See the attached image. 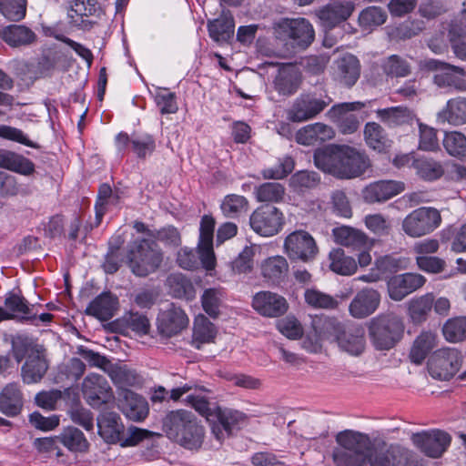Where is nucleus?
I'll list each match as a JSON object with an SVG mask.
<instances>
[{
  "instance_id": "nucleus-1",
  "label": "nucleus",
  "mask_w": 466,
  "mask_h": 466,
  "mask_svg": "<svg viewBox=\"0 0 466 466\" xmlns=\"http://www.w3.org/2000/svg\"><path fill=\"white\" fill-rule=\"evenodd\" d=\"M314 163L319 169L341 179L360 177L370 167V159L363 152L346 145H329L316 150Z\"/></svg>"
},
{
  "instance_id": "nucleus-2",
  "label": "nucleus",
  "mask_w": 466,
  "mask_h": 466,
  "mask_svg": "<svg viewBox=\"0 0 466 466\" xmlns=\"http://www.w3.org/2000/svg\"><path fill=\"white\" fill-rule=\"evenodd\" d=\"M332 451V461L336 466H366L373 449L370 438L360 431L345 430L339 431Z\"/></svg>"
},
{
  "instance_id": "nucleus-3",
  "label": "nucleus",
  "mask_w": 466,
  "mask_h": 466,
  "mask_svg": "<svg viewBox=\"0 0 466 466\" xmlns=\"http://www.w3.org/2000/svg\"><path fill=\"white\" fill-rule=\"evenodd\" d=\"M167 436L187 450H198L204 441L205 430L187 410L171 411L164 420Z\"/></svg>"
},
{
  "instance_id": "nucleus-4",
  "label": "nucleus",
  "mask_w": 466,
  "mask_h": 466,
  "mask_svg": "<svg viewBox=\"0 0 466 466\" xmlns=\"http://www.w3.org/2000/svg\"><path fill=\"white\" fill-rule=\"evenodd\" d=\"M14 357L17 362L25 358L21 367V378L25 384L39 382L48 370L44 351L25 335H17L12 341Z\"/></svg>"
},
{
  "instance_id": "nucleus-5",
  "label": "nucleus",
  "mask_w": 466,
  "mask_h": 466,
  "mask_svg": "<svg viewBox=\"0 0 466 466\" xmlns=\"http://www.w3.org/2000/svg\"><path fill=\"white\" fill-rule=\"evenodd\" d=\"M273 32L275 37L291 52L306 49L315 36L312 25L303 17L280 18L274 22Z\"/></svg>"
},
{
  "instance_id": "nucleus-6",
  "label": "nucleus",
  "mask_w": 466,
  "mask_h": 466,
  "mask_svg": "<svg viewBox=\"0 0 466 466\" xmlns=\"http://www.w3.org/2000/svg\"><path fill=\"white\" fill-rule=\"evenodd\" d=\"M403 330L401 319L392 313L378 315L370 320L369 325L370 340L379 350L393 348L400 339Z\"/></svg>"
},
{
  "instance_id": "nucleus-7",
  "label": "nucleus",
  "mask_w": 466,
  "mask_h": 466,
  "mask_svg": "<svg viewBox=\"0 0 466 466\" xmlns=\"http://www.w3.org/2000/svg\"><path fill=\"white\" fill-rule=\"evenodd\" d=\"M128 258L131 271L138 277H146L159 268L163 254L156 241L141 238L134 241Z\"/></svg>"
},
{
  "instance_id": "nucleus-8",
  "label": "nucleus",
  "mask_w": 466,
  "mask_h": 466,
  "mask_svg": "<svg viewBox=\"0 0 466 466\" xmlns=\"http://www.w3.org/2000/svg\"><path fill=\"white\" fill-rule=\"evenodd\" d=\"M441 223V217L438 209L422 207L407 215L402 221L401 228L409 237L420 238L431 233Z\"/></svg>"
},
{
  "instance_id": "nucleus-9",
  "label": "nucleus",
  "mask_w": 466,
  "mask_h": 466,
  "mask_svg": "<svg viewBox=\"0 0 466 466\" xmlns=\"http://www.w3.org/2000/svg\"><path fill=\"white\" fill-rule=\"evenodd\" d=\"M331 98L328 96H317L312 93L299 95L288 110V118L292 122H305L316 117L329 104Z\"/></svg>"
},
{
  "instance_id": "nucleus-10",
  "label": "nucleus",
  "mask_w": 466,
  "mask_h": 466,
  "mask_svg": "<svg viewBox=\"0 0 466 466\" xmlns=\"http://www.w3.org/2000/svg\"><path fill=\"white\" fill-rule=\"evenodd\" d=\"M354 9V3L350 0H333L325 7L319 9L316 15L326 30L324 45L331 47L334 43L331 39V30L347 20Z\"/></svg>"
},
{
  "instance_id": "nucleus-11",
  "label": "nucleus",
  "mask_w": 466,
  "mask_h": 466,
  "mask_svg": "<svg viewBox=\"0 0 466 466\" xmlns=\"http://www.w3.org/2000/svg\"><path fill=\"white\" fill-rule=\"evenodd\" d=\"M251 228L260 236L272 237L282 230L284 214L276 207L264 205L256 208L250 218Z\"/></svg>"
},
{
  "instance_id": "nucleus-12",
  "label": "nucleus",
  "mask_w": 466,
  "mask_h": 466,
  "mask_svg": "<svg viewBox=\"0 0 466 466\" xmlns=\"http://www.w3.org/2000/svg\"><path fill=\"white\" fill-rule=\"evenodd\" d=\"M461 366V355L456 349H441L433 353L428 361V370L433 379L448 380Z\"/></svg>"
},
{
  "instance_id": "nucleus-13",
  "label": "nucleus",
  "mask_w": 466,
  "mask_h": 466,
  "mask_svg": "<svg viewBox=\"0 0 466 466\" xmlns=\"http://www.w3.org/2000/svg\"><path fill=\"white\" fill-rule=\"evenodd\" d=\"M427 67L432 72V82L439 88L466 91V73L463 68L437 60H430Z\"/></svg>"
},
{
  "instance_id": "nucleus-14",
  "label": "nucleus",
  "mask_w": 466,
  "mask_h": 466,
  "mask_svg": "<svg viewBox=\"0 0 466 466\" xmlns=\"http://www.w3.org/2000/svg\"><path fill=\"white\" fill-rule=\"evenodd\" d=\"M246 420V414L239 410L216 407L209 421L211 433L220 445L231 435L232 431L245 423Z\"/></svg>"
},
{
  "instance_id": "nucleus-15",
  "label": "nucleus",
  "mask_w": 466,
  "mask_h": 466,
  "mask_svg": "<svg viewBox=\"0 0 466 466\" xmlns=\"http://www.w3.org/2000/svg\"><path fill=\"white\" fill-rule=\"evenodd\" d=\"M284 251L291 260L309 262L317 256L319 249L309 232L296 230L286 237Z\"/></svg>"
},
{
  "instance_id": "nucleus-16",
  "label": "nucleus",
  "mask_w": 466,
  "mask_h": 466,
  "mask_svg": "<svg viewBox=\"0 0 466 466\" xmlns=\"http://www.w3.org/2000/svg\"><path fill=\"white\" fill-rule=\"evenodd\" d=\"M368 462L370 466H423L415 453L398 444H391L373 455L370 452Z\"/></svg>"
},
{
  "instance_id": "nucleus-17",
  "label": "nucleus",
  "mask_w": 466,
  "mask_h": 466,
  "mask_svg": "<svg viewBox=\"0 0 466 466\" xmlns=\"http://www.w3.org/2000/svg\"><path fill=\"white\" fill-rule=\"evenodd\" d=\"M189 323L185 310L175 303H169L159 309L157 329L163 337L171 338L182 332Z\"/></svg>"
},
{
  "instance_id": "nucleus-18",
  "label": "nucleus",
  "mask_w": 466,
  "mask_h": 466,
  "mask_svg": "<svg viewBox=\"0 0 466 466\" xmlns=\"http://www.w3.org/2000/svg\"><path fill=\"white\" fill-rule=\"evenodd\" d=\"M411 441L426 456L440 458L450 446L451 437L441 430L422 431L413 433Z\"/></svg>"
},
{
  "instance_id": "nucleus-19",
  "label": "nucleus",
  "mask_w": 466,
  "mask_h": 466,
  "mask_svg": "<svg viewBox=\"0 0 466 466\" xmlns=\"http://www.w3.org/2000/svg\"><path fill=\"white\" fill-rule=\"evenodd\" d=\"M365 104L360 101L334 105L327 113L343 134H353L360 127V118L353 112L362 109Z\"/></svg>"
},
{
  "instance_id": "nucleus-20",
  "label": "nucleus",
  "mask_w": 466,
  "mask_h": 466,
  "mask_svg": "<svg viewBox=\"0 0 466 466\" xmlns=\"http://www.w3.org/2000/svg\"><path fill=\"white\" fill-rule=\"evenodd\" d=\"M82 392L87 403L95 408L109 402L113 398V392L106 379L96 373H90L84 379Z\"/></svg>"
},
{
  "instance_id": "nucleus-21",
  "label": "nucleus",
  "mask_w": 466,
  "mask_h": 466,
  "mask_svg": "<svg viewBox=\"0 0 466 466\" xmlns=\"http://www.w3.org/2000/svg\"><path fill=\"white\" fill-rule=\"evenodd\" d=\"M254 309L261 316L278 318L284 315L289 309L287 299L278 293L259 291L252 300Z\"/></svg>"
},
{
  "instance_id": "nucleus-22",
  "label": "nucleus",
  "mask_w": 466,
  "mask_h": 466,
  "mask_svg": "<svg viewBox=\"0 0 466 466\" xmlns=\"http://www.w3.org/2000/svg\"><path fill=\"white\" fill-rule=\"evenodd\" d=\"M426 282L424 276L417 273H404L391 277L388 283L390 298L400 301L409 294L421 288Z\"/></svg>"
},
{
  "instance_id": "nucleus-23",
  "label": "nucleus",
  "mask_w": 466,
  "mask_h": 466,
  "mask_svg": "<svg viewBox=\"0 0 466 466\" xmlns=\"http://www.w3.org/2000/svg\"><path fill=\"white\" fill-rule=\"evenodd\" d=\"M302 76L299 68L291 64L279 66L272 80L273 89L282 96H290L299 88Z\"/></svg>"
},
{
  "instance_id": "nucleus-24",
  "label": "nucleus",
  "mask_w": 466,
  "mask_h": 466,
  "mask_svg": "<svg viewBox=\"0 0 466 466\" xmlns=\"http://www.w3.org/2000/svg\"><path fill=\"white\" fill-rule=\"evenodd\" d=\"M404 184L396 180H379L370 183L362 190V198L366 203H382L401 193Z\"/></svg>"
},
{
  "instance_id": "nucleus-25",
  "label": "nucleus",
  "mask_w": 466,
  "mask_h": 466,
  "mask_svg": "<svg viewBox=\"0 0 466 466\" xmlns=\"http://www.w3.org/2000/svg\"><path fill=\"white\" fill-rule=\"evenodd\" d=\"M380 299L378 290L365 288L360 290L350 303V314L355 319H365L378 309Z\"/></svg>"
},
{
  "instance_id": "nucleus-26",
  "label": "nucleus",
  "mask_w": 466,
  "mask_h": 466,
  "mask_svg": "<svg viewBox=\"0 0 466 466\" xmlns=\"http://www.w3.org/2000/svg\"><path fill=\"white\" fill-rule=\"evenodd\" d=\"M332 69L334 79L348 87L355 85L360 74V61L350 54L338 58L334 62Z\"/></svg>"
},
{
  "instance_id": "nucleus-27",
  "label": "nucleus",
  "mask_w": 466,
  "mask_h": 466,
  "mask_svg": "<svg viewBox=\"0 0 466 466\" xmlns=\"http://www.w3.org/2000/svg\"><path fill=\"white\" fill-rule=\"evenodd\" d=\"M118 298L110 291L102 292L86 307V313L96 319L106 321L112 319L118 309Z\"/></svg>"
},
{
  "instance_id": "nucleus-28",
  "label": "nucleus",
  "mask_w": 466,
  "mask_h": 466,
  "mask_svg": "<svg viewBox=\"0 0 466 466\" xmlns=\"http://www.w3.org/2000/svg\"><path fill=\"white\" fill-rule=\"evenodd\" d=\"M336 339L340 350L350 356L361 355L366 348L365 331L361 327L342 330Z\"/></svg>"
},
{
  "instance_id": "nucleus-29",
  "label": "nucleus",
  "mask_w": 466,
  "mask_h": 466,
  "mask_svg": "<svg viewBox=\"0 0 466 466\" xmlns=\"http://www.w3.org/2000/svg\"><path fill=\"white\" fill-rule=\"evenodd\" d=\"M119 407L122 412L132 420H142L148 414V406L146 400L129 390L122 391Z\"/></svg>"
},
{
  "instance_id": "nucleus-30",
  "label": "nucleus",
  "mask_w": 466,
  "mask_h": 466,
  "mask_svg": "<svg viewBox=\"0 0 466 466\" xmlns=\"http://www.w3.org/2000/svg\"><path fill=\"white\" fill-rule=\"evenodd\" d=\"M376 115L378 119L390 128L412 125L418 121L414 112L403 106L378 109Z\"/></svg>"
},
{
  "instance_id": "nucleus-31",
  "label": "nucleus",
  "mask_w": 466,
  "mask_h": 466,
  "mask_svg": "<svg viewBox=\"0 0 466 466\" xmlns=\"http://www.w3.org/2000/svg\"><path fill=\"white\" fill-rule=\"evenodd\" d=\"M448 35L455 56L466 61V0L462 3L458 21L451 25Z\"/></svg>"
},
{
  "instance_id": "nucleus-32",
  "label": "nucleus",
  "mask_w": 466,
  "mask_h": 466,
  "mask_svg": "<svg viewBox=\"0 0 466 466\" xmlns=\"http://www.w3.org/2000/svg\"><path fill=\"white\" fill-rule=\"evenodd\" d=\"M23 393L16 382L6 384L0 392V411L8 417L18 415L23 408Z\"/></svg>"
},
{
  "instance_id": "nucleus-33",
  "label": "nucleus",
  "mask_w": 466,
  "mask_h": 466,
  "mask_svg": "<svg viewBox=\"0 0 466 466\" xmlns=\"http://www.w3.org/2000/svg\"><path fill=\"white\" fill-rule=\"evenodd\" d=\"M333 128L323 123H314L300 128L296 134V141L304 146L325 142L334 137Z\"/></svg>"
},
{
  "instance_id": "nucleus-34",
  "label": "nucleus",
  "mask_w": 466,
  "mask_h": 466,
  "mask_svg": "<svg viewBox=\"0 0 466 466\" xmlns=\"http://www.w3.org/2000/svg\"><path fill=\"white\" fill-rule=\"evenodd\" d=\"M235 22L229 11H223L221 15L208 22L209 36L218 43L228 42L234 35Z\"/></svg>"
},
{
  "instance_id": "nucleus-35",
  "label": "nucleus",
  "mask_w": 466,
  "mask_h": 466,
  "mask_svg": "<svg viewBox=\"0 0 466 466\" xmlns=\"http://www.w3.org/2000/svg\"><path fill=\"white\" fill-rule=\"evenodd\" d=\"M96 5V0H69L66 8L70 23L86 28L88 24L85 17L94 15L97 9Z\"/></svg>"
},
{
  "instance_id": "nucleus-36",
  "label": "nucleus",
  "mask_w": 466,
  "mask_h": 466,
  "mask_svg": "<svg viewBox=\"0 0 466 466\" xmlns=\"http://www.w3.org/2000/svg\"><path fill=\"white\" fill-rule=\"evenodd\" d=\"M1 38L10 46H28L36 39V35L24 25H10L0 30Z\"/></svg>"
},
{
  "instance_id": "nucleus-37",
  "label": "nucleus",
  "mask_w": 466,
  "mask_h": 466,
  "mask_svg": "<svg viewBox=\"0 0 466 466\" xmlns=\"http://www.w3.org/2000/svg\"><path fill=\"white\" fill-rule=\"evenodd\" d=\"M99 434L108 443L121 441L124 426L120 417L115 412H107L97 419Z\"/></svg>"
},
{
  "instance_id": "nucleus-38",
  "label": "nucleus",
  "mask_w": 466,
  "mask_h": 466,
  "mask_svg": "<svg viewBox=\"0 0 466 466\" xmlns=\"http://www.w3.org/2000/svg\"><path fill=\"white\" fill-rule=\"evenodd\" d=\"M335 241L353 250H359L367 246V236L359 229L342 226L332 230Z\"/></svg>"
},
{
  "instance_id": "nucleus-39",
  "label": "nucleus",
  "mask_w": 466,
  "mask_h": 466,
  "mask_svg": "<svg viewBox=\"0 0 466 466\" xmlns=\"http://www.w3.org/2000/svg\"><path fill=\"white\" fill-rule=\"evenodd\" d=\"M438 118L442 122L452 125L466 123V97L457 96L448 100L445 108L439 114Z\"/></svg>"
},
{
  "instance_id": "nucleus-40",
  "label": "nucleus",
  "mask_w": 466,
  "mask_h": 466,
  "mask_svg": "<svg viewBox=\"0 0 466 466\" xmlns=\"http://www.w3.org/2000/svg\"><path fill=\"white\" fill-rule=\"evenodd\" d=\"M436 347V335L430 331L421 332L414 340L410 351L412 363L421 364L429 353Z\"/></svg>"
},
{
  "instance_id": "nucleus-41",
  "label": "nucleus",
  "mask_w": 466,
  "mask_h": 466,
  "mask_svg": "<svg viewBox=\"0 0 466 466\" xmlns=\"http://www.w3.org/2000/svg\"><path fill=\"white\" fill-rule=\"evenodd\" d=\"M5 306L6 311L11 313L14 318H19L21 320H35L36 313L34 312V305H29L27 300L17 294L9 293L5 297Z\"/></svg>"
},
{
  "instance_id": "nucleus-42",
  "label": "nucleus",
  "mask_w": 466,
  "mask_h": 466,
  "mask_svg": "<svg viewBox=\"0 0 466 466\" xmlns=\"http://www.w3.org/2000/svg\"><path fill=\"white\" fill-rule=\"evenodd\" d=\"M0 167L23 175L34 172V164L29 159L5 149H0Z\"/></svg>"
},
{
  "instance_id": "nucleus-43",
  "label": "nucleus",
  "mask_w": 466,
  "mask_h": 466,
  "mask_svg": "<svg viewBox=\"0 0 466 466\" xmlns=\"http://www.w3.org/2000/svg\"><path fill=\"white\" fill-rule=\"evenodd\" d=\"M329 268L336 274L341 276H350L357 271V263L355 259L347 256L343 249L335 248L329 254Z\"/></svg>"
},
{
  "instance_id": "nucleus-44",
  "label": "nucleus",
  "mask_w": 466,
  "mask_h": 466,
  "mask_svg": "<svg viewBox=\"0 0 466 466\" xmlns=\"http://www.w3.org/2000/svg\"><path fill=\"white\" fill-rule=\"evenodd\" d=\"M366 144L378 152H383L390 147V140L384 128L376 122H368L364 127Z\"/></svg>"
},
{
  "instance_id": "nucleus-45",
  "label": "nucleus",
  "mask_w": 466,
  "mask_h": 466,
  "mask_svg": "<svg viewBox=\"0 0 466 466\" xmlns=\"http://www.w3.org/2000/svg\"><path fill=\"white\" fill-rule=\"evenodd\" d=\"M434 296L427 293L410 299L408 306V313L413 322L420 323L427 319L433 307Z\"/></svg>"
},
{
  "instance_id": "nucleus-46",
  "label": "nucleus",
  "mask_w": 466,
  "mask_h": 466,
  "mask_svg": "<svg viewBox=\"0 0 466 466\" xmlns=\"http://www.w3.org/2000/svg\"><path fill=\"white\" fill-rule=\"evenodd\" d=\"M216 334L214 324L204 316L198 317L194 323L192 345L200 350L203 344L213 342Z\"/></svg>"
},
{
  "instance_id": "nucleus-47",
  "label": "nucleus",
  "mask_w": 466,
  "mask_h": 466,
  "mask_svg": "<svg viewBox=\"0 0 466 466\" xmlns=\"http://www.w3.org/2000/svg\"><path fill=\"white\" fill-rule=\"evenodd\" d=\"M289 265L285 258L275 256L267 258L261 265V272L265 279L273 283L279 282L285 278Z\"/></svg>"
},
{
  "instance_id": "nucleus-48",
  "label": "nucleus",
  "mask_w": 466,
  "mask_h": 466,
  "mask_svg": "<svg viewBox=\"0 0 466 466\" xmlns=\"http://www.w3.org/2000/svg\"><path fill=\"white\" fill-rule=\"evenodd\" d=\"M207 392L205 388L196 389L186 397V402L209 422L217 406L212 407Z\"/></svg>"
},
{
  "instance_id": "nucleus-49",
  "label": "nucleus",
  "mask_w": 466,
  "mask_h": 466,
  "mask_svg": "<svg viewBox=\"0 0 466 466\" xmlns=\"http://www.w3.org/2000/svg\"><path fill=\"white\" fill-rule=\"evenodd\" d=\"M413 166L417 175L427 181L437 180L445 172L443 165L432 158H418L414 160Z\"/></svg>"
},
{
  "instance_id": "nucleus-50",
  "label": "nucleus",
  "mask_w": 466,
  "mask_h": 466,
  "mask_svg": "<svg viewBox=\"0 0 466 466\" xmlns=\"http://www.w3.org/2000/svg\"><path fill=\"white\" fill-rule=\"evenodd\" d=\"M61 444L73 452H85L88 449V441L84 433L74 427H68L60 435Z\"/></svg>"
},
{
  "instance_id": "nucleus-51",
  "label": "nucleus",
  "mask_w": 466,
  "mask_h": 466,
  "mask_svg": "<svg viewBox=\"0 0 466 466\" xmlns=\"http://www.w3.org/2000/svg\"><path fill=\"white\" fill-rule=\"evenodd\" d=\"M224 216L230 218H236L248 209V199L240 195H227L220 205Z\"/></svg>"
},
{
  "instance_id": "nucleus-52",
  "label": "nucleus",
  "mask_w": 466,
  "mask_h": 466,
  "mask_svg": "<svg viewBox=\"0 0 466 466\" xmlns=\"http://www.w3.org/2000/svg\"><path fill=\"white\" fill-rule=\"evenodd\" d=\"M285 193V187L278 182L263 183L255 190L256 198L259 202H280Z\"/></svg>"
},
{
  "instance_id": "nucleus-53",
  "label": "nucleus",
  "mask_w": 466,
  "mask_h": 466,
  "mask_svg": "<svg viewBox=\"0 0 466 466\" xmlns=\"http://www.w3.org/2000/svg\"><path fill=\"white\" fill-rule=\"evenodd\" d=\"M387 16V13L382 7L369 6L360 12L359 24L363 29L370 30L384 24Z\"/></svg>"
},
{
  "instance_id": "nucleus-54",
  "label": "nucleus",
  "mask_w": 466,
  "mask_h": 466,
  "mask_svg": "<svg viewBox=\"0 0 466 466\" xmlns=\"http://www.w3.org/2000/svg\"><path fill=\"white\" fill-rule=\"evenodd\" d=\"M224 299L221 289L211 288L204 291L201 296V303L204 311L211 318H217Z\"/></svg>"
},
{
  "instance_id": "nucleus-55",
  "label": "nucleus",
  "mask_w": 466,
  "mask_h": 466,
  "mask_svg": "<svg viewBox=\"0 0 466 466\" xmlns=\"http://www.w3.org/2000/svg\"><path fill=\"white\" fill-rule=\"evenodd\" d=\"M306 303L314 309H335L338 301L330 295L317 289H307L304 292Z\"/></svg>"
},
{
  "instance_id": "nucleus-56",
  "label": "nucleus",
  "mask_w": 466,
  "mask_h": 466,
  "mask_svg": "<svg viewBox=\"0 0 466 466\" xmlns=\"http://www.w3.org/2000/svg\"><path fill=\"white\" fill-rule=\"evenodd\" d=\"M443 147L453 157H466V137L457 131L448 132L443 138Z\"/></svg>"
},
{
  "instance_id": "nucleus-57",
  "label": "nucleus",
  "mask_w": 466,
  "mask_h": 466,
  "mask_svg": "<svg viewBox=\"0 0 466 466\" xmlns=\"http://www.w3.org/2000/svg\"><path fill=\"white\" fill-rule=\"evenodd\" d=\"M443 335L451 342L461 341L466 338V317L450 319L443 326Z\"/></svg>"
},
{
  "instance_id": "nucleus-58",
  "label": "nucleus",
  "mask_w": 466,
  "mask_h": 466,
  "mask_svg": "<svg viewBox=\"0 0 466 466\" xmlns=\"http://www.w3.org/2000/svg\"><path fill=\"white\" fill-rule=\"evenodd\" d=\"M0 13L8 20L20 21L25 16L26 0H0Z\"/></svg>"
},
{
  "instance_id": "nucleus-59",
  "label": "nucleus",
  "mask_w": 466,
  "mask_h": 466,
  "mask_svg": "<svg viewBox=\"0 0 466 466\" xmlns=\"http://www.w3.org/2000/svg\"><path fill=\"white\" fill-rule=\"evenodd\" d=\"M382 67L385 74L390 76L403 77L410 74L409 64L396 55L388 57Z\"/></svg>"
},
{
  "instance_id": "nucleus-60",
  "label": "nucleus",
  "mask_w": 466,
  "mask_h": 466,
  "mask_svg": "<svg viewBox=\"0 0 466 466\" xmlns=\"http://www.w3.org/2000/svg\"><path fill=\"white\" fill-rule=\"evenodd\" d=\"M320 180L314 171L301 170L295 173L290 178V185L297 190H303L316 187Z\"/></svg>"
},
{
  "instance_id": "nucleus-61",
  "label": "nucleus",
  "mask_w": 466,
  "mask_h": 466,
  "mask_svg": "<svg viewBox=\"0 0 466 466\" xmlns=\"http://www.w3.org/2000/svg\"><path fill=\"white\" fill-rule=\"evenodd\" d=\"M34 444L39 452L45 453L49 457L56 456L59 458L63 455L59 436L38 438L35 440Z\"/></svg>"
},
{
  "instance_id": "nucleus-62",
  "label": "nucleus",
  "mask_w": 466,
  "mask_h": 466,
  "mask_svg": "<svg viewBox=\"0 0 466 466\" xmlns=\"http://www.w3.org/2000/svg\"><path fill=\"white\" fill-rule=\"evenodd\" d=\"M420 141L419 147L425 151H434L439 148V140L437 138L436 130L431 127L419 124Z\"/></svg>"
},
{
  "instance_id": "nucleus-63",
  "label": "nucleus",
  "mask_w": 466,
  "mask_h": 466,
  "mask_svg": "<svg viewBox=\"0 0 466 466\" xmlns=\"http://www.w3.org/2000/svg\"><path fill=\"white\" fill-rule=\"evenodd\" d=\"M155 101L161 114H174L177 111L175 93L168 92L167 89H160L157 92Z\"/></svg>"
},
{
  "instance_id": "nucleus-64",
  "label": "nucleus",
  "mask_w": 466,
  "mask_h": 466,
  "mask_svg": "<svg viewBox=\"0 0 466 466\" xmlns=\"http://www.w3.org/2000/svg\"><path fill=\"white\" fill-rule=\"evenodd\" d=\"M364 223L369 230L378 236L388 235L390 230V223L381 214L367 215Z\"/></svg>"
}]
</instances>
